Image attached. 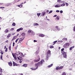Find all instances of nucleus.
Instances as JSON below:
<instances>
[{"instance_id": "f257e3e1", "label": "nucleus", "mask_w": 75, "mask_h": 75, "mask_svg": "<svg viewBox=\"0 0 75 75\" xmlns=\"http://www.w3.org/2000/svg\"><path fill=\"white\" fill-rule=\"evenodd\" d=\"M44 62V60L42 59V60L41 61H40L39 62H38V63L36 64H37L38 66H41L42 65V64Z\"/></svg>"}, {"instance_id": "f03ea898", "label": "nucleus", "mask_w": 75, "mask_h": 75, "mask_svg": "<svg viewBox=\"0 0 75 75\" xmlns=\"http://www.w3.org/2000/svg\"><path fill=\"white\" fill-rule=\"evenodd\" d=\"M50 56H51V51L50 50H48L47 53V60H48V57H50Z\"/></svg>"}, {"instance_id": "7ed1b4c3", "label": "nucleus", "mask_w": 75, "mask_h": 75, "mask_svg": "<svg viewBox=\"0 0 75 75\" xmlns=\"http://www.w3.org/2000/svg\"><path fill=\"white\" fill-rule=\"evenodd\" d=\"M28 33L29 34H31V35H35V33H34V32H33V31L31 30H29L28 31Z\"/></svg>"}, {"instance_id": "20e7f679", "label": "nucleus", "mask_w": 75, "mask_h": 75, "mask_svg": "<svg viewBox=\"0 0 75 75\" xmlns=\"http://www.w3.org/2000/svg\"><path fill=\"white\" fill-rule=\"evenodd\" d=\"M16 55L17 58L19 60H20L21 61L23 59V58L21 56H19V54H16Z\"/></svg>"}, {"instance_id": "39448f33", "label": "nucleus", "mask_w": 75, "mask_h": 75, "mask_svg": "<svg viewBox=\"0 0 75 75\" xmlns=\"http://www.w3.org/2000/svg\"><path fill=\"white\" fill-rule=\"evenodd\" d=\"M69 46V43H67L64 45L63 46V47L64 48H68Z\"/></svg>"}, {"instance_id": "423d86ee", "label": "nucleus", "mask_w": 75, "mask_h": 75, "mask_svg": "<svg viewBox=\"0 0 75 75\" xmlns=\"http://www.w3.org/2000/svg\"><path fill=\"white\" fill-rule=\"evenodd\" d=\"M64 58H67V53L65 52H64L63 53H62Z\"/></svg>"}, {"instance_id": "0eeeda50", "label": "nucleus", "mask_w": 75, "mask_h": 75, "mask_svg": "<svg viewBox=\"0 0 75 75\" xmlns=\"http://www.w3.org/2000/svg\"><path fill=\"white\" fill-rule=\"evenodd\" d=\"M57 1L58 3H65V1H62L61 0H57Z\"/></svg>"}, {"instance_id": "6e6552de", "label": "nucleus", "mask_w": 75, "mask_h": 75, "mask_svg": "<svg viewBox=\"0 0 75 75\" xmlns=\"http://www.w3.org/2000/svg\"><path fill=\"white\" fill-rule=\"evenodd\" d=\"M18 53L19 55H21V56H22V57H24V54H23V53H22L21 52H18Z\"/></svg>"}, {"instance_id": "1a4fd4ad", "label": "nucleus", "mask_w": 75, "mask_h": 75, "mask_svg": "<svg viewBox=\"0 0 75 75\" xmlns=\"http://www.w3.org/2000/svg\"><path fill=\"white\" fill-rule=\"evenodd\" d=\"M39 36L40 37H44L45 36V35L43 34H40L39 35Z\"/></svg>"}, {"instance_id": "9d476101", "label": "nucleus", "mask_w": 75, "mask_h": 75, "mask_svg": "<svg viewBox=\"0 0 75 75\" xmlns=\"http://www.w3.org/2000/svg\"><path fill=\"white\" fill-rule=\"evenodd\" d=\"M35 69H36H36H38V64H35Z\"/></svg>"}, {"instance_id": "9b49d317", "label": "nucleus", "mask_w": 75, "mask_h": 75, "mask_svg": "<svg viewBox=\"0 0 75 75\" xmlns=\"http://www.w3.org/2000/svg\"><path fill=\"white\" fill-rule=\"evenodd\" d=\"M23 30V28H21L19 29H18L16 31L17 32H18L20 31H21V30Z\"/></svg>"}, {"instance_id": "f8f14e48", "label": "nucleus", "mask_w": 75, "mask_h": 75, "mask_svg": "<svg viewBox=\"0 0 75 75\" xmlns=\"http://www.w3.org/2000/svg\"><path fill=\"white\" fill-rule=\"evenodd\" d=\"M13 66H18V65L17 64L16 62H13Z\"/></svg>"}, {"instance_id": "ddd939ff", "label": "nucleus", "mask_w": 75, "mask_h": 75, "mask_svg": "<svg viewBox=\"0 0 75 75\" xmlns=\"http://www.w3.org/2000/svg\"><path fill=\"white\" fill-rule=\"evenodd\" d=\"M12 55L13 57L14 58V59H17V57H16V55H15V54L14 53H12Z\"/></svg>"}, {"instance_id": "4468645a", "label": "nucleus", "mask_w": 75, "mask_h": 75, "mask_svg": "<svg viewBox=\"0 0 75 75\" xmlns=\"http://www.w3.org/2000/svg\"><path fill=\"white\" fill-rule=\"evenodd\" d=\"M59 20V16H57L56 18V21H58Z\"/></svg>"}, {"instance_id": "2eb2a0df", "label": "nucleus", "mask_w": 75, "mask_h": 75, "mask_svg": "<svg viewBox=\"0 0 75 75\" xmlns=\"http://www.w3.org/2000/svg\"><path fill=\"white\" fill-rule=\"evenodd\" d=\"M8 64V65H9L10 67H11V66H12V63L11 62H9Z\"/></svg>"}, {"instance_id": "dca6fc26", "label": "nucleus", "mask_w": 75, "mask_h": 75, "mask_svg": "<svg viewBox=\"0 0 75 75\" xmlns=\"http://www.w3.org/2000/svg\"><path fill=\"white\" fill-rule=\"evenodd\" d=\"M60 7H61V6L59 5H56L55 6V7L58 8Z\"/></svg>"}, {"instance_id": "f3484780", "label": "nucleus", "mask_w": 75, "mask_h": 75, "mask_svg": "<svg viewBox=\"0 0 75 75\" xmlns=\"http://www.w3.org/2000/svg\"><path fill=\"white\" fill-rule=\"evenodd\" d=\"M34 26H37V25H39V24L37 23H34Z\"/></svg>"}, {"instance_id": "a211bd4d", "label": "nucleus", "mask_w": 75, "mask_h": 75, "mask_svg": "<svg viewBox=\"0 0 75 75\" xmlns=\"http://www.w3.org/2000/svg\"><path fill=\"white\" fill-rule=\"evenodd\" d=\"M56 28L57 29V30H58V31H59L60 30V29H59V28H58V26H56Z\"/></svg>"}, {"instance_id": "6ab92c4d", "label": "nucleus", "mask_w": 75, "mask_h": 75, "mask_svg": "<svg viewBox=\"0 0 75 75\" xmlns=\"http://www.w3.org/2000/svg\"><path fill=\"white\" fill-rule=\"evenodd\" d=\"M40 59H38V60H35L34 61L35 62H38L40 61Z\"/></svg>"}, {"instance_id": "aec40b11", "label": "nucleus", "mask_w": 75, "mask_h": 75, "mask_svg": "<svg viewBox=\"0 0 75 75\" xmlns=\"http://www.w3.org/2000/svg\"><path fill=\"white\" fill-rule=\"evenodd\" d=\"M52 65H53V64H51L50 65L48 66L47 67H48V68H50V67H52Z\"/></svg>"}, {"instance_id": "412c9836", "label": "nucleus", "mask_w": 75, "mask_h": 75, "mask_svg": "<svg viewBox=\"0 0 75 75\" xmlns=\"http://www.w3.org/2000/svg\"><path fill=\"white\" fill-rule=\"evenodd\" d=\"M63 41H67V38H64L62 39Z\"/></svg>"}, {"instance_id": "4be33fe9", "label": "nucleus", "mask_w": 75, "mask_h": 75, "mask_svg": "<svg viewBox=\"0 0 75 75\" xmlns=\"http://www.w3.org/2000/svg\"><path fill=\"white\" fill-rule=\"evenodd\" d=\"M63 66H61L59 67V70H60V69H61L63 68Z\"/></svg>"}, {"instance_id": "5701e85b", "label": "nucleus", "mask_w": 75, "mask_h": 75, "mask_svg": "<svg viewBox=\"0 0 75 75\" xmlns=\"http://www.w3.org/2000/svg\"><path fill=\"white\" fill-rule=\"evenodd\" d=\"M65 6V3H63L61 5H60V7H63V6Z\"/></svg>"}, {"instance_id": "b1692460", "label": "nucleus", "mask_w": 75, "mask_h": 75, "mask_svg": "<svg viewBox=\"0 0 75 75\" xmlns=\"http://www.w3.org/2000/svg\"><path fill=\"white\" fill-rule=\"evenodd\" d=\"M10 35H11V34H9L7 36L6 38H7V39H8V38H9V37H10Z\"/></svg>"}, {"instance_id": "393cba45", "label": "nucleus", "mask_w": 75, "mask_h": 75, "mask_svg": "<svg viewBox=\"0 0 75 75\" xmlns=\"http://www.w3.org/2000/svg\"><path fill=\"white\" fill-rule=\"evenodd\" d=\"M64 48H62L61 50V52L62 53H63L64 52Z\"/></svg>"}, {"instance_id": "a878e982", "label": "nucleus", "mask_w": 75, "mask_h": 75, "mask_svg": "<svg viewBox=\"0 0 75 75\" xmlns=\"http://www.w3.org/2000/svg\"><path fill=\"white\" fill-rule=\"evenodd\" d=\"M74 47H75V46H74L71 47L70 48V50H72V48H74Z\"/></svg>"}, {"instance_id": "bb28decb", "label": "nucleus", "mask_w": 75, "mask_h": 75, "mask_svg": "<svg viewBox=\"0 0 75 75\" xmlns=\"http://www.w3.org/2000/svg\"><path fill=\"white\" fill-rule=\"evenodd\" d=\"M67 74L65 72H63L62 74L61 75H66Z\"/></svg>"}, {"instance_id": "cd10ccee", "label": "nucleus", "mask_w": 75, "mask_h": 75, "mask_svg": "<svg viewBox=\"0 0 75 75\" xmlns=\"http://www.w3.org/2000/svg\"><path fill=\"white\" fill-rule=\"evenodd\" d=\"M30 69L32 70H36L35 68H34L33 67L30 68Z\"/></svg>"}, {"instance_id": "c85d7f7f", "label": "nucleus", "mask_w": 75, "mask_h": 75, "mask_svg": "<svg viewBox=\"0 0 75 75\" xmlns=\"http://www.w3.org/2000/svg\"><path fill=\"white\" fill-rule=\"evenodd\" d=\"M18 7H20V8H21L22 7H23V5H18Z\"/></svg>"}, {"instance_id": "c756f323", "label": "nucleus", "mask_w": 75, "mask_h": 75, "mask_svg": "<svg viewBox=\"0 0 75 75\" xmlns=\"http://www.w3.org/2000/svg\"><path fill=\"white\" fill-rule=\"evenodd\" d=\"M8 30L6 29L5 31V33H8Z\"/></svg>"}, {"instance_id": "7c9ffc66", "label": "nucleus", "mask_w": 75, "mask_h": 75, "mask_svg": "<svg viewBox=\"0 0 75 75\" xmlns=\"http://www.w3.org/2000/svg\"><path fill=\"white\" fill-rule=\"evenodd\" d=\"M41 14V13H37V15L38 16V17H40V16Z\"/></svg>"}, {"instance_id": "2f4dec72", "label": "nucleus", "mask_w": 75, "mask_h": 75, "mask_svg": "<svg viewBox=\"0 0 75 75\" xmlns=\"http://www.w3.org/2000/svg\"><path fill=\"white\" fill-rule=\"evenodd\" d=\"M27 64H25L23 65V66L24 67H27Z\"/></svg>"}, {"instance_id": "473e14b6", "label": "nucleus", "mask_w": 75, "mask_h": 75, "mask_svg": "<svg viewBox=\"0 0 75 75\" xmlns=\"http://www.w3.org/2000/svg\"><path fill=\"white\" fill-rule=\"evenodd\" d=\"M22 35H23V36H24L25 35V33H23L21 34Z\"/></svg>"}, {"instance_id": "72a5a7b5", "label": "nucleus", "mask_w": 75, "mask_h": 75, "mask_svg": "<svg viewBox=\"0 0 75 75\" xmlns=\"http://www.w3.org/2000/svg\"><path fill=\"white\" fill-rule=\"evenodd\" d=\"M56 42H57V40H56V41H54V44H53V45H55Z\"/></svg>"}, {"instance_id": "f704fd0d", "label": "nucleus", "mask_w": 75, "mask_h": 75, "mask_svg": "<svg viewBox=\"0 0 75 75\" xmlns=\"http://www.w3.org/2000/svg\"><path fill=\"white\" fill-rule=\"evenodd\" d=\"M13 26H15L16 25V23H13L12 24Z\"/></svg>"}, {"instance_id": "c9c22d12", "label": "nucleus", "mask_w": 75, "mask_h": 75, "mask_svg": "<svg viewBox=\"0 0 75 75\" xmlns=\"http://www.w3.org/2000/svg\"><path fill=\"white\" fill-rule=\"evenodd\" d=\"M56 70H59V67L58 66V67H56Z\"/></svg>"}, {"instance_id": "e433bc0d", "label": "nucleus", "mask_w": 75, "mask_h": 75, "mask_svg": "<svg viewBox=\"0 0 75 75\" xmlns=\"http://www.w3.org/2000/svg\"><path fill=\"white\" fill-rule=\"evenodd\" d=\"M1 60H3V55H1Z\"/></svg>"}, {"instance_id": "4c0bfd02", "label": "nucleus", "mask_w": 75, "mask_h": 75, "mask_svg": "<svg viewBox=\"0 0 75 75\" xmlns=\"http://www.w3.org/2000/svg\"><path fill=\"white\" fill-rule=\"evenodd\" d=\"M0 72H3V71H2V69H1V68H0Z\"/></svg>"}, {"instance_id": "58836bf2", "label": "nucleus", "mask_w": 75, "mask_h": 75, "mask_svg": "<svg viewBox=\"0 0 75 75\" xmlns=\"http://www.w3.org/2000/svg\"><path fill=\"white\" fill-rule=\"evenodd\" d=\"M65 4H66V6H68V5H69V4H68V3H67V2H66Z\"/></svg>"}, {"instance_id": "ea45409f", "label": "nucleus", "mask_w": 75, "mask_h": 75, "mask_svg": "<svg viewBox=\"0 0 75 75\" xmlns=\"http://www.w3.org/2000/svg\"><path fill=\"white\" fill-rule=\"evenodd\" d=\"M18 40H19V38H17L16 40L15 41L16 42H17V41H18Z\"/></svg>"}, {"instance_id": "a19ab883", "label": "nucleus", "mask_w": 75, "mask_h": 75, "mask_svg": "<svg viewBox=\"0 0 75 75\" xmlns=\"http://www.w3.org/2000/svg\"><path fill=\"white\" fill-rule=\"evenodd\" d=\"M54 48V46H50V48Z\"/></svg>"}, {"instance_id": "79ce46f5", "label": "nucleus", "mask_w": 75, "mask_h": 75, "mask_svg": "<svg viewBox=\"0 0 75 75\" xmlns=\"http://www.w3.org/2000/svg\"><path fill=\"white\" fill-rule=\"evenodd\" d=\"M45 14V12H44L43 13V14L42 15V16H44V15Z\"/></svg>"}, {"instance_id": "37998d69", "label": "nucleus", "mask_w": 75, "mask_h": 75, "mask_svg": "<svg viewBox=\"0 0 75 75\" xmlns=\"http://www.w3.org/2000/svg\"><path fill=\"white\" fill-rule=\"evenodd\" d=\"M14 30V28H11V31H12V30Z\"/></svg>"}, {"instance_id": "c03bdc74", "label": "nucleus", "mask_w": 75, "mask_h": 75, "mask_svg": "<svg viewBox=\"0 0 75 75\" xmlns=\"http://www.w3.org/2000/svg\"><path fill=\"white\" fill-rule=\"evenodd\" d=\"M5 42H6V43H8V40H7Z\"/></svg>"}, {"instance_id": "a18cd8bd", "label": "nucleus", "mask_w": 75, "mask_h": 75, "mask_svg": "<svg viewBox=\"0 0 75 75\" xmlns=\"http://www.w3.org/2000/svg\"><path fill=\"white\" fill-rule=\"evenodd\" d=\"M38 53H39V51H37L35 52V54H38Z\"/></svg>"}, {"instance_id": "49530a36", "label": "nucleus", "mask_w": 75, "mask_h": 75, "mask_svg": "<svg viewBox=\"0 0 75 75\" xmlns=\"http://www.w3.org/2000/svg\"><path fill=\"white\" fill-rule=\"evenodd\" d=\"M73 30H74V32H75V26H74L73 27Z\"/></svg>"}, {"instance_id": "de8ad7c7", "label": "nucleus", "mask_w": 75, "mask_h": 75, "mask_svg": "<svg viewBox=\"0 0 75 75\" xmlns=\"http://www.w3.org/2000/svg\"><path fill=\"white\" fill-rule=\"evenodd\" d=\"M33 42H37V41L35 40H33Z\"/></svg>"}, {"instance_id": "09e8293b", "label": "nucleus", "mask_w": 75, "mask_h": 75, "mask_svg": "<svg viewBox=\"0 0 75 75\" xmlns=\"http://www.w3.org/2000/svg\"><path fill=\"white\" fill-rule=\"evenodd\" d=\"M52 12V11H50V12L49 13V14H50V13H51Z\"/></svg>"}, {"instance_id": "8fccbe9b", "label": "nucleus", "mask_w": 75, "mask_h": 75, "mask_svg": "<svg viewBox=\"0 0 75 75\" xmlns=\"http://www.w3.org/2000/svg\"><path fill=\"white\" fill-rule=\"evenodd\" d=\"M56 12H57V13H59V11L58 10H57L56 11Z\"/></svg>"}, {"instance_id": "3c124183", "label": "nucleus", "mask_w": 75, "mask_h": 75, "mask_svg": "<svg viewBox=\"0 0 75 75\" xmlns=\"http://www.w3.org/2000/svg\"><path fill=\"white\" fill-rule=\"evenodd\" d=\"M7 49H8L7 48H6V49L5 50V52H7Z\"/></svg>"}, {"instance_id": "603ef678", "label": "nucleus", "mask_w": 75, "mask_h": 75, "mask_svg": "<svg viewBox=\"0 0 75 75\" xmlns=\"http://www.w3.org/2000/svg\"><path fill=\"white\" fill-rule=\"evenodd\" d=\"M60 13H63V11L61 10L60 11Z\"/></svg>"}, {"instance_id": "864d4df0", "label": "nucleus", "mask_w": 75, "mask_h": 75, "mask_svg": "<svg viewBox=\"0 0 75 75\" xmlns=\"http://www.w3.org/2000/svg\"><path fill=\"white\" fill-rule=\"evenodd\" d=\"M19 40H20V41H23V40H22V38H20L19 39Z\"/></svg>"}, {"instance_id": "5fc2aeb1", "label": "nucleus", "mask_w": 75, "mask_h": 75, "mask_svg": "<svg viewBox=\"0 0 75 75\" xmlns=\"http://www.w3.org/2000/svg\"><path fill=\"white\" fill-rule=\"evenodd\" d=\"M22 42V41H20V40H19V42L18 43V44H19V43H21V42Z\"/></svg>"}, {"instance_id": "6e6d98bb", "label": "nucleus", "mask_w": 75, "mask_h": 75, "mask_svg": "<svg viewBox=\"0 0 75 75\" xmlns=\"http://www.w3.org/2000/svg\"><path fill=\"white\" fill-rule=\"evenodd\" d=\"M9 50H11V46L9 47Z\"/></svg>"}, {"instance_id": "4d7b16f0", "label": "nucleus", "mask_w": 75, "mask_h": 75, "mask_svg": "<svg viewBox=\"0 0 75 75\" xmlns=\"http://www.w3.org/2000/svg\"><path fill=\"white\" fill-rule=\"evenodd\" d=\"M1 54H2L3 55V52L1 51Z\"/></svg>"}, {"instance_id": "13d9d810", "label": "nucleus", "mask_w": 75, "mask_h": 75, "mask_svg": "<svg viewBox=\"0 0 75 75\" xmlns=\"http://www.w3.org/2000/svg\"><path fill=\"white\" fill-rule=\"evenodd\" d=\"M57 15H54V16L53 17H57Z\"/></svg>"}, {"instance_id": "bf43d9fd", "label": "nucleus", "mask_w": 75, "mask_h": 75, "mask_svg": "<svg viewBox=\"0 0 75 75\" xmlns=\"http://www.w3.org/2000/svg\"><path fill=\"white\" fill-rule=\"evenodd\" d=\"M22 38V40H24V37H22V38Z\"/></svg>"}, {"instance_id": "052dcab7", "label": "nucleus", "mask_w": 75, "mask_h": 75, "mask_svg": "<svg viewBox=\"0 0 75 75\" xmlns=\"http://www.w3.org/2000/svg\"><path fill=\"white\" fill-rule=\"evenodd\" d=\"M4 7H0V8H4Z\"/></svg>"}, {"instance_id": "680f3d73", "label": "nucleus", "mask_w": 75, "mask_h": 75, "mask_svg": "<svg viewBox=\"0 0 75 75\" xmlns=\"http://www.w3.org/2000/svg\"><path fill=\"white\" fill-rule=\"evenodd\" d=\"M15 44V43L13 42V47H14V46Z\"/></svg>"}, {"instance_id": "e2e57ef3", "label": "nucleus", "mask_w": 75, "mask_h": 75, "mask_svg": "<svg viewBox=\"0 0 75 75\" xmlns=\"http://www.w3.org/2000/svg\"><path fill=\"white\" fill-rule=\"evenodd\" d=\"M15 39H16V38H15V36H14V37L13 38V40H14Z\"/></svg>"}, {"instance_id": "0e129e2a", "label": "nucleus", "mask_w": 75, "mask_h": 75, "mask_svg": "<svg viewBox=\"0 0 75 75\" xmlns=\"http://www.w3.org/2000/svg\"><path fill=\"white\" fill-rule=\"evenodd\" d=\"M46 12L47 13H48L49 12V11L48 10H47L46 11Z\"/></svg>"}, {"instance_id": "69168bd1", "label": "nucleus", "mask_w": 75, "mask_h": 75, "mask_svg": "<svg viewBox=\"0 0 75 75\" xmlns=\"http://www.w3.org/2000/svg\"><path fill=\"white\" fill-rule=\"evenodd\" d=\"M4 49H6V46H4Z\"/></svg>"}, {"instance_id": "338daca9", "label": "nucleus", "mask_w": 75, "mask_h": 75, "mask_svg": "<svg viewBox=\"0 0 75 75\" xmlns=\"http://www.w3.org/2000/svg\"><path fill=\"white\" fill-rule=\"evenodd\" d=\"M19 62H20V63H21V62H22V61H19Z\"/></svg>"}, {"instance_id": "774afa93", "label": "nucleus", "mask_w": 75, "mask_h": 75, "mask_svg": "<svg viewBox=\"0 0 75 75\" xmlns=\"http://www.w3.org/2000/svg\"><path fill=\"white\" fill-rule=\"evenodd\" d=\"M19 75H23V74H21Z\"/></svg>"}]
</instances>
